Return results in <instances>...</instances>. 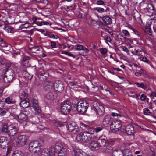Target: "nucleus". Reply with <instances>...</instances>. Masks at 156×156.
Here are the masks:
<instances>
[{"label":"nucleus","instance_id":"obj_61","mask_svg":"<svg viewBox=\"0 0 156 156\" xmlns=\"http://www.w3.org/2000/svg\"><path fill=\"white\" fill-rule=\"evenodd\" d=\"M122 48L124 51L126 53H128L129 52L128 49L125 46H122Z\"/></svg>","mask_w":156,"mask_h":156},{"label":"nucleus","instance_id":"obj_56","mask_svg":"<svg viewBox=\"0 0 156 156\" xmlns=\"http://www.w3.org/2000/svg\"><path fill=\"white\" fill-rule=\"evenodd\" d=\"M96 4L100 5H105L104 2L102 0H98L96 2Z\"/></svg>","mask_w":156,"mask_h":156},{"label":"nucleus","instance_id":"obj_24","mask_svg":"<svg viewBox=\"0 0 156 156\" xmlns=\"http://www.w3.org/2000/svg\"><path fill=\"white\" fill-rule=\"evenodd\" d=\"M40 144L37 140L31 142L29 145V150L30 151H33V150L38 145H39Z\"/></svg>","mask_w":156,"mask_h":156},{"label":"nucleus","instance_id":"obj_27","mask_svg":"<svg viewBox=\"0 0 156 156\" xmlns=\"http://www.w3.org/2000/svg\"><path fill=\"white\" fill-rule=\"evenodd\" d=\"M25 114H27V115L23 113H21L18 115V118L21 120H25L27 119V116H28L29 115H30V113L27 112V111H25Z\"/></svg>","mask_w":156,"mask_h":156},{"label":"nucleus","instance_id":"obj_23","mask_svg":"<svg viewBox=\"0 0 156 156\" xmlns=\"http://www.w3.org/2000/svg\"><path fill=\"white\" fill-rule=\"evenodd\" d=\"M126 132L128 135H133L134 134L133 126L131 125L127 126L126 127Z\"/></svg>","mask_w":156,"mask_h":156},{"label":"nucleus","instance_id":"obj_58","mask_svg":"<svg viewBox=\"0 0 156 156\" xmlns=\"http://www.w3.org/2000/svg\"><path fill=\"white\" fill-rule=\"evenodd\" d=\"M142 60L146 63H149V61L146 57H143L142 58Z\"/></svg>","mask_w":156,"mask_h":156},{"label":"nucleus","instance_id":"obj_51","mask_svg":"<svg viewBox=\"0 0 156 156\" xmlns=\"http://www.w3.org/2000/svg\"><path fill=\"white\" fill-rule=\"evenodd\" d=\"M107 50L105 48H102L100 49V52L102 54H105L107 52Z\"/></svg>","mask_w":156,"mask_h":156},{"label":"nucleus","instance_id":"obj_48","mask_svg":"<svg viewBox=\"0 0 156 156\" xmlns=\"http://www.w3.org/2000/svg\"><path fill=\"white\" fill-rule=\"evenodd\" d=\"M128 95L129 97H131L133 98H135V93L134 91H130L128 93Z\"/></svg>","mask_w":156,"mask_h":156},{"label":"nucleus","instance_id":"obj_32","mask_svg":"<svg viewBox=\"0 0 156 156\" xmlns=\"http://www.w3.org/2000/svg\"><path fill=\"white\" fill-rule=\"evenodd\" d=\"M9 126H8L6 124H5L3 125L2 131L4 134L7 135L8 131L9 130Z\"/></svg>","mask_w":156,"mask_h":156},{"label":"nucleus","instance_id":"obj_2","mask_svg":"<svg viewBox=\"0 0 156 156\" xmlns=\"http://www.w3.org/2000/svg\"><path fill=\"white\" fill-rule=\"evenodd\" d=\"M9 142L7 138L4 136L0 137V147L3 149L7 148L6 153L3 156H11V148L9 147Z\"/></svg>","mask_w":156,"mask_h":156},{"label":"nucleus","instance_id":"obj_12","mask_svg":"<svg viewBox=\"0 0 156 156\" xmlns=\"http://www.w3.org/2000/svg\"><path fill=\"white\" fill-rule=\"evenodd\" d=\"M121 125L118 121H113L112 122L110 125V128L115 132L119 131L120 129Z\"/></svg>","mask_w":156,"mask_h":156},{"label":"nucleus","instance_id":"obj_47","mask_svg":"<svg viewBox=\"0 0 156 156\" xmlns=\"http://www.w3.org/2000/svg\"><path fill=\"white\" fill-rule=\"evenodd\" d=\"M122 33L126 37H129L130 36L129 32L126 30H123L122 31Z\"/></svg>","mask_w":156,"mask_h":156},{"label":"nucleus","instance_id":"obj_46","mask_svg":"<svg viewBox=\"0 0 156 156\" xmlns=\"http://www.w3.org/2000/svg\"><path fill=\"white\" fill-rule=\"evenodd\" d=\"M30 64L29 63V61H23V66L24 68H27L30 66Z\"/></svg>","mask_w":156,"mask_h":156},{"label":"nucleus","instance_id":"obj_59","mask_svg":"<svg viewBox=\"0 0 156 156\" xmlns=\"http://www.w3.org/2000/svg\"><path fill=\"white\" fill-rule=\"evenodd\" d=\"M91 86H92V87H91V89L92 90H93V89H95V91H97L98 90V87L97 86H94L92 84H91Z\"/></svg>","mask_w":156,"mask_h":156},{"label":"nucleus","instance_id":"obj_11","mask_svg":"<svg viewBox=\"0 0 156 156\" xmlns=\"http://www.w3.org/2000/svg\"><path fill=\"white\" fill-rule=\"evenodd\" d=\"M38 77L40 80L43 81L46 80L48 77V73L43 70L42 68H40L38 70Z\"/></svg>","mask_w":156,"mask_h":156},{"label":"nucleus","instance_id":"obj_55","mask_svg":"<svg viewBox=\"0 0 156 156\" xmlns=\"http://www.w3.org/2000/svg\"><path fill=\"white\" fill-rule=\"evenodd\" d=\"M135 84H136L138 87H141L142 88H144V84L142 83H139L136 82L135 83Z\"/></svg>","mask_w":156,"mask_h":156},{"label":"nucleus","instance_id":"obj_45","mask_svg":"<svg viewBox=\"0 0 156 156\" xmlns=\"http://www.w3.org/2000/svg\"><path fill=\"white\" fill-rule=\"evenodd\" d=\"M133 16L134 19L136 20L140 17V14L138 12L136 11L133 15Z\"/></svg>","mask_w":156,"mask_h":156},{"label":"nucleus","instance_id":"obj_13","mask_svg":"<svg viewBox=\"0 0 156 156\" xmlns=\"http://www.w3.org/2000/svg\"><path fill=\"white\" fill-rule=\"evenodd\" d=\"M107 137L105 136H101L98 140V143L100 147H104L106 145H108L109 141L107 140Z\"/></svg>","mask_w":156,"mask_h":156},{"label":"nucleus","instance_id":"obj_22","mask_svg":"<svg viewBox=\"0 0 156 156\" xmlns=\"http://www.w3.org/2000/svg\"><path fill=\"white\" fill-rule=\"evenodd\" d=\"M126 27L131 30L133 33L137 36L138 39H141V34L139 33L137 30L134 29L131 25L127 24Z\"/></svg>","mask_w":156,"mask_h":156},{"label":"nucleus","instance_id":"obj_3","mask_svg":"<svg viewBox=\"0 0 156 156\" xmlns=\"http://www.w3.org/2000/svg\"><path fill=\"white\" fill-rule=\"evenodd\" d=\"M71 103L68 101H64L60 104V112L63 115H67L69 114L71 111Z\"/></svg>","mask_w":156,"mask_h":156},{"label":"nucleus","instance_id":"obj_43","mask_svg":"<svg viewBox=\"0 0 156 156\" xmlns=\"http://www.w3.org/2000/svg\"><path fill=\"white\" fill-rule=\"evenodd\" d=\"M41 148V146L40 144H39V145H38L36 147H35V148L33 150V151H31L33 153H37L39 152Z\"/></svg>","mask_w":156,"mask_h":156},{"label":"nucleus","instance_id":"obj_20","mask_svg":"<svg viewBox=\"0 0 156 156\" xmlns=\"http://www.w3.org/2000/svg\"><path fill=\"white\" fill-rule=\"evenodd\" d=\"M54 86V83L50 81L44 82L43 84L44 88L46 90H51Z\"/></svg>","mask_w":156,"mask_h":156},{"label":"nucleus","instance_id":"obj_5","mask_svg":"<svg viewBox=\"0 0 156 156\" xmlns=\"http://www.w3.org/2000/svg\"><path fill=\"white\" fill-rule=\"evenodd\" d=\"M27 139L26 136L24 135H20L14 139L15 144L18 147L23 146L26 144Z\"/></svg>","mask_w":156,"mask_h":156},{"label":"nucleus","instance_id":"obj_30","mask_svg":"<svg viewBox=\"0 0 156 156\" xmlns=\"http://www.w3.org/2000/svg\"><path fill=\"white\" fill-rule=\"evenodd\" d=\"M28 101H27V100L21 101L20 103V107L24 108H27L29 106V103Z\"/></svg>","mask_w":156,"mask_h":156},{"label":"nucleus","instance_id":"obj_34","mask_svg":"<svg viewBox=\"0 0 156 156\" xmlns=\"http://www.w3.org/2000/svg\"><path fill=\"white\" fill-rule=\"evenodd\" d=\"M44 34L45 36H48L51 38L57 39L59 37L58 36H57V37H56L54 34H53L52 33L49 31H46L45 33H44Z\"/></svg>","mask_w":156,"mask_h":156},{"label":"nucleus","instance_id":"obj_6","mask_svg":"<svg viewBox=\"0 0 156 156\" xmlns=\"http://www.w3.org/2000/svg\"><path fill=\"white\" fill-rule=\"evenodd\" d=\"M14 76L15 74L13 71L11 69H8L5 71L4 78V81L6 83L12 82Z\"/></svg>","mask_w":156,"mask_h":156},{"label":"nucleus","instance_id":"obj_4","mask_svg":"<svg viewBox=\"0 0 156 156\" xmlns=\"http://www.w3.org/2000/svg\"><path fill=\"white\" fill-rule=\"evenodd\" d=\"M89 107V104L85 101H81L78 102L76 106L77 111L83 114L86 112Z\"/></svg>","mask_w":156,"mask_h":156},{"label":"nucleus","instance_id":"obj_62","mask_svg":"<svg viewBox=\"0 0 156 156\" xmlns=\"http://www.w3.org/2000/svg\"><path fill=\"white\" fill-rule=\"evenodd\" d=\"M146 96L144 94H142L141 95L140 99L142 101H144L145 99Z\"/></svg>","mask_w":156,"mask_h":156},{"label":"nucleus","instance_id":"obj_8","mask_svg":"<svg viewBox=\"0 0 156 156\" xmlns=\"http://www.w3.org/2000/svg\"><path fill=\"white\" fill-rule=\"evenodd\" d=\"M32 20L33 21L32 24H37L38 26H41L43 25H51L50 23L43 21V20L39 18H37L36 17H33L32 18Z\"/></svg>","mask_w":156,"mask_h":156},{"label":"nucleus","instance_id":"obj_57","mask_svg":"<svg viewBox=\"0 0 156 156\" xmlns=\"http://www.w3.org/2000/svg\"><path fill=\"white\" fill-rule=\"evenodd\" d=\"M50 43L51 44V46L52 48H56V44L55 42L52 41H51Z\"/></svg>","mask_w":156,"mask_h":156},{"label":"nucleus","instance_id":"obj_28","mask_svg":"<svg viewBox=\"0 0 156 156\" xmlns=\"http://www.w3.org/2000/svg\"><path fill=\"white\" fill-rule=\"evenodd\" d=\"M111 117L109 115L105 116L102 122L103 124L105 126H108L109 124V123Z\"/></svg>","mask_w":156,"mask_h":156},{"label":"nucleus","instance_id":"obj_31","mask_svg":"<svg viewBox=\"0 0 156 156\" xmlns=\"http://www.w3.org/2000/svg\"><path fill=\"white\" fill-rule=\"evenodd\" d=\"M30 50L33 53H38L39 51L42 50V49L40 46H34L31 48Z\"/></svg>","mask_w":156,"mask_h":156},{"label":"nucleus","instance_id":"obj_53","mask_svg":"<svg viewBox=\"0 0 156 156\" xmlns=\"http://www.w3.org/2000/svg\"><path fill=\"white\" fill-rule=\"evenodd\" d=\"M5 28L6 29V30H7L8 32H11L13 30V28L10 26H5Z\"/></svg>","mask_w":156,"mask_h":156},{"label":"nucleus","instance_id":"obj_44","mask_svg":"<svg viewBox=\"0 0 156 156\" xmlns=\"http://www.w3.org/2000/svg\"><path fill=\"white\" fill-rule=\"evenodd\" d=\"M94 9L97 11L99 13H102L105 11L104 9L102 8L96 7L94 8Z\"/></svg>","mask_w":156,"mask_h":156},{"label":"nucleus","instance_id":"obj_21","mask_svg":"<svg viewBox=\"0 0 156 156\" xmlns=\"http://www.w3.org/2000/svg\"><path fill=\"white\" fill-rule=\"evenodd\" d=\"M89 147L91 149L94 150H98L100 147L98 143L94 141H91L90 143Z\"/></svg>","mask_w":156,"mask_h":156},{"label":"nucleus","instance_id":"obj_15","mask_svg":"<svg viewBox=\"0 0 156 156\" xmlns=\"http://www.w3.org/2000/svg\"><path fill=\"white\" fill-rule=\"evenodd\" d=\"M53 150H51L50 147L49 149L44 148L41 152V156H54L55 153L53 152Z\"/></svg>","mask_w":156,"mask_h":156},{"label":"nucleus","instance_id":"obj_50","mask_svg":"<svg viewBox=\"0 0 156 156\" xmlns=\"http://www.w3.org/2000/svg\"><path fill=\"white\" fill-rule=\"evenodd\" d=\"M12 156H22L21 152V151L15 152L13 154Z\"/></svg>","mask_w":156,"mask_h":156},{"label":"nucleus","instance_id":"obj_9","mask_svg":"<svg viewBox=\"0 0 156 156\" xmlns=\"http://www.w3.org/2000/svg\"><path fill=\"white\" fill-rule=\"evenodd\" d=\"M32 103V107L35 111V114L37 115L40 113L41 112L40 108L39 106L38 101L35 98H32L31 99Z\"/></svg>","mask_w":156,"mask_h":156},{"label":"nucleus","instance_id":"obj_10","mask_svg":"<svg viewBox=\"0 0 156 156\" xmlns=\"http://www.w3.org/2000/svg\"><path fill=\"white\" fill-rule=\"evenodd\" d=\"M54 87L55 90L59 93L62 92L64 88L63 83L60 81H56L54 83Z\"/></svg>","mask_w":156,"mask_h":156},{"label":"nucleus","instance_id":"obj_1","mask_svg":"<svg viewBox=\"0 0 156 156\" xmlns=\"http://www.w3.org/2000/svg\"><path fill=\"white\" fill-rule=\"evenodd\" d=\"M93 133L90 131H84L81 132L77 135L76 139L77 140L81 142L87 143L90 141L91 139V134Z\"/></svg>","mask_w":156,"mask_h":156},{"label":"nucleus","instance_id":"obj_39","mask_svg":"<svg viewBox=\"0 0 156 156\" xmlns=\"http://www.w3.org/2000/svg\"><path fill=\"white\" fill-rule=\"evenodd\" d=\"M5 102L8 104H14L15 103V101H14L12 100V99H11L10 97H8L5 100Z\"/></svg>","mask_w":156,"mask_h":156},{"label":"nucleus","instance_id":"obj_54","mask_svg":"<svg viewBox=\"0 0 156 156\" xmlns=\"http://www.w3.org/2000/svg\"><path fill=\"white\" fill-rule=\"evenodd\" d=\"M6 112L3 109L0 108V115L1 116H4L5 115Z\"/></svg>","mask_w":156,"mask_h":156},{"label":"nucleus","instance_id":"obj_16","mask_svg":"<svg viewBox=\"0 0 156 156\" xmlns=\"http://www.w3.org/2000/svg\"><path fill=\"white\" fill-rule=\"evenodd\" d=\"M108 143V145H106V146L103 147L104 151L107 153H112L113 151L112 146L114 144V142L113 141H109V143Z\"/></svg>","mask_w":156,"mask_h":156},{"label":"nucleus","instance_id":"obj_19","mask_svg":"<svg viewBox=\"0 0 156 156\" xmlns=\"http://www.w3.org/2000/svg\"><path fill=\"white\" fill-rule=\"evenodd\" d=\"M100 18L102 19L103 21L102 24L104 25H110L112 23V19L108 16L105 15L102 17H100Z\"/></svg>","mask_w":156,"mask_h":156},{"label":"nucleus","instance_id":"obj_26","mask_svg":"<svg viewBox=\"0 0 156 156\" xmlns=\"http://www.w3.org/2000/svg\"><path fill=\"white\" fill-rule=\"evenodd\" d=\"M97 114L99 115H101L104 114V109L102 105H99L95 107Z\"/></svg>","mask_w":156,"mask_h":156},{"label":"nucleus","instance_id":"obj_29","mask_svg":"<svg viewBox=\"0 0 156 156\" xmlns=\"http://www.w3.org/2000/svg\"><path fill=\"white\" fill-rule=\"evenodd\" d=\"M112 156H123V151L122 150L119 149H115L114 150L112 153Z\"/></svg>","mask_w":156,"mask_h":156},{"label":"nucleus","instance_id":"obj_41","mask_svg":"<svg viewBox=\"0 0 156 156\" xmlns=\"http://www.w3.org/2000/svg\"><path fill=\"white\" fill-rule=\"evenodd\" d=\"M103 128V127L102 126L97 127L95 128L94 129L91 128L90 129V130L91 131L92 130H94L96 133H98L100 131H101Z\"/></svg>","mask_w":156,"mask_h":156},{"label":"nucleus","instance_id":"obj_60","mask_svg":"<svg viewBox=\"0 0 156 156\" xmlns=\"http://www.w3.org/2000/svg\"><path fill=\"white\" fill-rule=\"evenodd\" d=\"M83 46L82 45H78L77 46L76 49L79 50H81L83 49Z\"/></svg>","mask_w":156,"mask_h":156},{"label":"nucleus","instance_id":"obj_64","mask_svg":"<svg viewBox=\"0 0 156 156\" xmlns=\"http://www.w3.org/2000/svg\"><path fill=\"white\" fill-rule=\"evenodd\" d=\"M153 28L154 31L156 32V20L154 22V24L153 26Z\"/></svg>","mask_w":156,"mask_h":156},{"label":"nucleus","instance_id":"obj_49","mask_svg":"<svg viewBox=\"0 0 156 156\" xmlns=\"http://www.w3.org/2000/svg\"><path fill=\"white\" fill-rule=\"evenodd\" d=\"M143 112L145 115H149V114L151 113L149 110L147 108H145L143 110Z\"/></svg>","mask_w":156,"mask_h":156},{"label":"nucleus","instance_id":"obj_63","mask_svg":"<svg viewBox=\"0 0 156 156\" xmlns=\"http://www.w3.org/2000/svg\"><path fill=\"white\" fill-rule=\"evenodd\" d=\"M11 64L9 63H7L5 65L6 69L5 71L8 69H9V68L11 66Z\"/></svg>","mask_w":156,"mask_h":156},{"label":"nucleus","instance_id":"obj_17","mask_svg":"<svg viewBox=\"0 0 156 156\" xmlns=\"http://www.w3.org/2000/svg\"><path fill=\"white\" fill-rule=\"evenodd\" d=\"M51 150H53V152L57 153L59 152L60 151L62 150L63 149H65L63 148L62 144L59 142H57L55 144V147L51 146L50 147Z\"/></svg>","mask_w":156,"mask_h":156},{"label":"nucleus","instance_id":"obj_18","mask_svg":"<svg viewBox=\"0 0 156 156\" xmlns=\"http://www.w3.org/2000/svg\"><path fill=\"white\" fill-rule=\"evenodd\" d=\"M9 130L7 135L9 136H13L17 132V129L16 126L12 125L9 126Z\"/></svg>","mask_w":156,"mask_h":156},{"label":"nucleus","instance_id":"obj_38","mask_svg":"<svg viewBox=\"0 0 156 156\" xmlns=\"http://www.w3.org/2000/svg\"><path fill=\"white\" fill-rule=\"evenodd\" d=\"M136 51L135 52V53H134L133 52V51H132V53L134 55H142V54L143 52V51L142 50H139V49H137L136 50L135 49Z\"/></svg>","mask_w":156,"mask_h":156},{"label":"nucleus","instance_id":"obj_36","mask_svg":"<svg viewBox=\"0 0 156 156\" xmlns=\"http://www.w3.org/2000/svg\"><path fill=\"white\" fill-rule=\"evenodd\" d=\"M58 156H66V149H63L62 150L57 153Z\"/></svg>","mask_w":156,"mask_h":156},{"label":"nucleus","instance_id":"obj_37","mask_svg":"<svg viewBox=\"0 0 156 156\" xmlns=\"http://www.w3.org/2000/svg\"><path fill=\"white\" fill-rule=\"evenodd\" d=\"M152 24V22L151 21H148L147 22L146 25V30L147 32H151L150 26Z\"/></svg>","mask_w":156,"mask_h":156},{"label":"nucleus","instance_id":"obj_25","mask_svg":"<svg viewBox=\"0 0 156 156\" xmlns=\"http://www.w3.org/2000/svg\"><path fill=\"white\" fill-rule=\"evenodd\" d=\"M147 12L149 13V15L152 16L154 12V9L152 4H148L146 8Z\"/></svg>","mask_w":156,"mask_h":156},{"label":"nucleus","instance_id":"obj_33","mask_svg":"<svg viewBox=\"0 0 156 156\" xmlns=\"http://www.w3.org/2000/svg\"><path fill=\"white\" fill-rule=\"evenodd\" d=\"M28 95L27 93H25L24 92H23L21 95L20 96V100H27L29 101V99L27 98Z\"/></svg>","mask_w":156,"mask_h":156},{"label":"nucleus","instance_id":"obj_52","mask_svg":"<svg viewBox=\"0 0 156 156\" xmlns=\"http://www.w3.org/2000/svg\"><path fill=\"white\" fill-rule=\"evenodd\" d=\"M29 26V24L27 23H26L24 24H22L20 27V28L23 29L24 28H27Z\"/></svg>","mask_w":156,"mask_h":156},{"label":"nucleus","instance_id":"obj_14","mask_svg":"<svg viewBox=\"0 0 156 156\" xmlns=\"http://www.w3.org/2000/svg\"><path fill=\"white\" fill-rule=\"evenodd\" d=\"M56 97V94L54 92H50L46 94L45 98L51 101L55 100V104H57L58 102V100L55 99Z\"/></svg>","mask_w":156,"mask_h":156},{"label":"nucleus","instance_id":"obj_40","mask_svg":"<svg viewBox=\"0 0 156 156\" xmlns=\"http://www.w3.org/2000/svg\"><path fill=\"white\" fill-rule=\"evenodd\" d=\"M55 124L56 126H57L61 127L64 125H66V122L57 121L55 122Z\"/></svg>","mask_w":156,"mask_h":156},{"label":"nucleus","instance_id":"obj_42","mask_svg":"<svg viewBox=\"0 0 156 156\" xmlns=\"http://www.w3.org/2000/svg\"><path fill=\"white\" fill-rule=\"evenodd\" d=\"M80 127H81L83 130H85L89 129H90V126H89L83 123L80 124Z\"/></svg>","mask_w":156,"mask_h":156},{"label":"nucleus","instance_id":"obj_7","mask_svg":"<svg viewBox=\"0 0 156 156\" xmlns=\"http://www.w3.org/2000/svg\"><path fill=\"white\" fill-rule=\"evenodd\" d=\"M67 127L68 130L72 132L74 134H76L79 132L80 129L75 122H68Z\"/></svg>","mask_w":156,"mask_h":156},{"label":"nucleus","instance_id":"obj_35","mask_svg":"<svg viewBox=\"0 0 156 156\" xmlns=\"http://www.w3.org/2000/svg\"><path fill=\"white\" fill-rule=\"evenodd\" d=\"M74 153L75 156H83V154H84V152L82 151H79V150H74L73 151Z\"/></svg>","mask_w":156,"mask_h":156}]
</instances>
